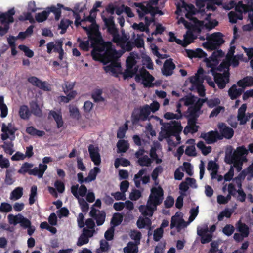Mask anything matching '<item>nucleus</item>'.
<instances>
[{
  "mask_svg": "<svg viewBox=\"0 0 253 253\" xmlns=\"http://www.w3.org/2000/svg\"><path fill=\"white\" fill-rule=\"evenodd\" d=\"M100 50L104 51L103 54L102 63L106 65L110 64L103 67L106 73H110L111 75L117 77L121 73V66L118 59L120 57L117 50L113 47L110 42H103Z\"/></svg>",
  "mask_w": 253,
  "mask_h": 253,
  "instance_id": "obj_1",
  "label": "nucleus"
},
{
  "mask_svg": "<svg viewBox=\"0 0 253 253\" xmlns=\"http://www.w3.org/2000/svg\"><path fill=\"white\" fill-rule=\"evenodd\" d=\"M96 14L93 15L90 14L88 16H85L84 15L83 19H82L83 22L89 21L91 23L90 26H82V28L86 32L92 46L95 44L101 43L103 41L101 33L99 31V27L96 23Z\"/></svg>",
  "mask_w": 253,
  "mask_h": 253,
  "instance_id": "obj_2",
  "label": "nucleus"
},
{
  "mask_svg": "<svg viewBox=\"0 0 253 253\" xmlns=\"http://www.w3.org/2000/svg\"><path fill=\"white\" fill-rule=\"evenodd\" d=\"M224 37L221 32H214L207 37V42L203 43V46L210 51L218 49L225 42Z\"/></svg>",
  "mask_w": 253,
  "mask_h": 253,
  "instance_id": "obj_3",
  "label": "nucleus"
},
{
  "mask_svg": "<svg viewBox=\"0 0 253 253\" xmlns=\"http://www.w3.org/2000/svg\"><path fill=\"white\" fill-rule=\"evenodd\" d=\"M248 153V150L244 146L238 147L233 152L232 149L227 150L225 153V162L231 165L233 163V158L236 159L247 161L246 155Z\"/></svg>",
  "mask_w": 253,
  "mask_h": 253,
  "instance_id": "obj_4",
  "label": "nucleus"
},
{
  "mask_svg": "<svg viewBox=\"0 0 253 253\" xmlns=\"http://www.w3.org/2000/svg\"><path fill=\"white\" fill-rule=\"evenodd\" d=\"M15 13L14 8H12L7 12L2 13V19L1 24L4 25L3 27L0 26V35L3 36L9 29V24L14 22L13 15Z\"/></svg>",
  "mask_w": 253,
  "mask_h": 253,
  "instance_id": "obj_5",
  "label": "nucleus"
},
{
  "mask_svg": "<svg viewBox=\"0 0 253 253\" xmlns=\"http://www.w3.org/2000/svg\"><path fill=\"white\" fill-rule=\"evenodd\" d=\"M163 200L164 191L163 188L160 186L157 187H152L151 189V193L147 201L149 204L157 207L162 203Z\"/></svg>",
  "mask_w": 253,
  "mask_h": 253,
  "instance_id": "obj_6",
  "label": "nucleus"
},
{
  "mask_svg": "<svg viewBox=\"0 0 253 253\" xmlns=\"http://www.w3.org/2000/svg\"><path fill=\"white\" fill-rule=\"evenodd\" d=\"M150 115L147 106L135 108L131 114V120L133 125H137L140 121L147 120Z\"/></svg>",
  "mask_w": 253,
  "mask_h": 253,
  "instance_id": "obj_7",
  "label": "nucleus"
},
{
  "mask_svg": "<svg viewBox=\"0 0 253 253\" xmlns=\"http://www.w3.org/2000/svg\"><path fill=\"white\" fill-rule=\"evenodd\" d=\"M214 82L216 83L220 89H224L227 83L230 81V73H219L215 71V69L211 67V69Z\"/></svg>",
  "mask_w": 253,
  "mask_h": 253,
  "instance_id": "obj_8",
  "label": "nucleus"
},
{
  "mask_svg": "<svg viewBox=\"0 0 253 253\" xmlns=\"http://www.w3.org/2000/svg\"><path fill=\"white\" fill-rule=\"evenodd\" d=\"M101 18L106 27L107 28V31L114 36V41L116 42L119 39V35L117 34V29L115 27L114 17L110 16L108 18H106L104 15L101 14Z\"/></svg>",
  "mask_w": 253,
  "mask_h": 253,
  "instance_id": "obj_9",
  "label": "nucleus"
},
{
  "mask_svg": "<svg viewBox=\"0 0 253 253\" xmlns=\"http://www.w3.org/2000/svg\"><path fill=\"white\" fill-rule=\"evenodd\" d=\"M63 42L61 40H58L55 41V43L53 42L48 43L47 46V52L49 54L51 53L52 50L56 53H59V58L62 60L63 58L64 50L62 48Z\"/></svg>",
  "mask_w": 253,
  "mask_h": 253,
  "instance_id": "obj_10",
  "label": "nucleus"
},
{
  "mask_svg": "<svg viewBox=\"0 0 253 253\" xmlns=\"http://www.w3.org/2000/svg\"><path fill=\"white\" fill-rule=\"evenodd\" d=\"M182 127L180 122L176 121H171V124H169L166 129V137H169L171 135L176 136L182 130Z\"/></svg>",
  "mask_w": 253,
  "mask_h": 253,
  "instance_id": "obj_11",
  "label": "nucleus"
},
{
  "mask_svg": "<svg viewBox=\"0 0 253 253\" xmlns=\"http://www.w3.org/2000/svg\"><path fill=\"white\" fill-rule=\"evenodd\" d=\"M218 128L219 130V137L221 138V140L223 138L230 139L233 136L234 130L228 126L225 123H219L218 125Z\"/></svg>",
  "mask_w": 253,
  "mask_h": 253,
  "instance_id": "obj_12",
  "label": "nucleus"
},
{
  "mask_svg": "<svg viewBox=\"0 0 253 253\" xmlns=\"http://www.w3.org/2000/svg\"><path fill=\"white\" fill-rule=\"evenodd\" d=\"M89 215L96 220L97 226L102 225L105 222L106 213L104 211H99L94 207H91Z\"/></svg>",
  "mask_w": 253,
  "mask_h": 253,
  "instance_id": "obj_13",
  "label": "nucleus"
},
{
  "mask_svg": "<svg viewBox=\"0 0 253 253\" xmlns=\"http://www.w3.org/2000/svg\"><path fill=\"white\" fill-rule=\"evenodd\" d=\"M88 149L91 161L95 165L99 166L101 163V157L98 147H95L92 144H90Z\"/></svg>",
  "mask_w": 253,
  "mask_h": 253,
  "instance_id": "obj_14",
  "label": "nucleus"
},
{
  "mask_svg": "<svg viewBox=\"0 0 253 253\" xmlns=\"http://www.w3.org/2000/svg\"><path fill=\"white\" fill-rule=\"evenodd\" d=\"M181 8H184L187 11V13L185 14V16L187 18H189L190 16L195 14L196 13V9L193 4H187L184 1H182L181 6H180L179 5H177L176 11V13L177 14L179 15L180 13L181 12Z\"/></svg>",
  "mask_w": 253,
  "mask_h": 253,
  "instance_id": "obj_15",
  "label": "nucleus"
},
{
  "mask_svg": "<svg viewBox=\"0 0 253 253\" xmlns=\"http://www.w3.org/2000/svg\"><path fill=\"white\" fill-rule=\"evenodd\" d=\"M201 137L204 139L208 144H212L218 140H221L219 137V133L217 131H211L208 133H203L201 135Z\"/></svg>",
  "mask_w": 253,
  "mask_h": 253,
  "instance_id": "obj_16",
  "label": "nucleus"
},
{
  "mask_svg": "<svg viewBox=\"0 0 253 253\" xmlns=\"http://www.w3.org/2000/svg\"><path fill=\"white\" fill-rule=\"evenodd\" d=\"M28 81L33 85L35 86L44 91H49L50 88L48 86L47 83L45 81L42 82L35 76H32L28 78Z\"/></svg>",
  "mask_w": 253,
  "mask_h": 253,
  "instance_id": "obj_17",
  "label": "nucleus"
},
{
  "mask_svg": "<svg viewBox=\"0 0 253 253\" xmlns=\"http://www.w3.org/2000/svg\"><path fill=\"white\" fill-rule=\"evenodd\" d=\"M28 81L33 85L35 86L44 91H49L50 88L48 86L47 83L45 81L42 82L35 76H32L28 78Z\"/></svg>",
  "mask_w": 253,
  "mask_h": 253,
  "instance_id": "obj_18",
  "label": "nucleus"
},
{
  "mask_svg": "<svg viewBox=\"0 0 253 253\" xmlns=\"http://www.w3.org/2000/svg\"><path fill=\"white\" fill-rule=\"evenodd\" d=\"M51 118H53L56 123L57 128H60L63 126L64 121L61 110L57 111H50L48 113V119H50Z\"/></svg>",
  "mask_w": 253,
  "mask_h": 253,
  "instance_id": "obj_19",
  "label": "nucleus"
},
{
  "mask_svg": "<svg viewBox=\"0 0 253 253\" xmlns=\"http://www.w3.org/2000/svg\"><path fill=\"white\" fill-rule=\"evenodd\" d=\"M217 64L215 63H210V61H208L207 63V65L208 67H210L211 69V67H213L215 69V71H217L220 72H223V73H230L229 72V67L230 66V63L229 62L223 61H222L220 64L217 67H216Z\"/></svg>",
  "mask_w": 253,
  "mask_h": 253,
  "instance_id": "obj_20",
  "label": "nucleus"
},
{
  "mask_svg": "<svg viewBox=\"0 0 253 253\" xmlns=\"http://www.w3.org/2000/svg\"><path fill=\"white\" fill-rule=\"evenodd\" d=\"M175 68V65L171 58L167 59L162 69V74L166 76H169L173 74V71Z\"/></svg>",
  "mask_w": 253,
  "mask_h": 253,
  "instance_id": "obj_21",
  "label": "nucleus"
},
{
  "mask_svg": "<svg viewBox=\"0 0 253 253\" xmlns=\"http://www.w3.org/2000/svg\"><path fill=\"white\" fill-rule=\"evenodd\" d=\"M47 169L45 164H40L39 168L35 167L29 171V175L37 176L39 178L42 177L43 175Z\"/></svg>",
  "mask_w": 253,
  "mask_h": 253,
  "instance_id": "obj_22",
  "label": "nucleus"
},
{
  "mask_svg": "<svg viewBox=\"0 0 253 253\" xmlns=\"http://www.w3.org/2000/svg\"><path fill=\"white\" fill-rule=\"evenodd\" d=\"M139 210L144 216H149L151 217L152 216L154 212L157 210V207L149 204V203L147 202L146 206H140L139 208Z\"/></svg>",
  "mask_w": 253,
  "mask_h": 253,
  "instance_id": "obj_23",
  "label": "nucleus"
},
{
  "mask_svg": "<svg viewBox=\"0 0 253 253\" xmlns=\"http://www.w3.org/2000/svg\"><path fill=\"white\" fill-rule=\"evenodd\" d=\"M103 42V41L101 42L100 44H95L94 46H92L91 44L92 47L93 48V50L91 52V55L92 57L93 60L95 61H100L102 63V59H103V54H101L100 52H102L103 51L100 50V47H97V45H100L101 46L102 43Z\"/></svg>",
  "mask_w": 253,
  "mask_h": 253,
  "instance_id": "obj_24",
  "label": "nucleus"
},
{
  "mask_svg": "<svg viewBox=\"0 0 253 253\" xmlns=\"http://www.w3.org/2000/svg\"><path fill=\"white\" fill-rule=\"evenodd\" d=\"M244 91V88H237L235 84L233 85L228 90V94L232 100H234L239 97Z\"/></svg>",
  "mask_w": 253,
  "mask_h": 253,
  "instance_id": "obj_25",
  "label": "nucleus"
},
{
  "mask_svg": "<svg viewBox=\"0 0 253 253\" xmlns=\"http://www.w3.org/2000/svg\"><path fill=\"white\" fill-rule=\"evenodd\" d=\"M185 117L187 119H196L197 120L200 114V111L193 107L192 106H189L186 112Z\"/></svg>",
  "mask_w": 253,
  "mask_h": 253,
  "instance_id": "obj_26",
  "label": "nucleus"
},
{
  "mask_svg": "<svg viewBox=\"0 0 253 253\" xmlns=\"http://www.w3.org/2000/svg\"><path fill=\"white\" fill-rule=\"evenodd\" d=\"M154 80V78L149 72L144 69V72L143 77L142 84L145 87L152 86V83Z\"/></svg>",
  "mask_w": 253,
  "mask_h": 253,
  "instance_id": "obj_27",
  "label": "nucleus"
},
{
  "mask_svg": "<svg viewBox=\"0 0 253 253\" xmlns=\"http://www.w3.org/2000/svg\"><path fill=\"white\" fill-rule=\"evenodd\" d=\"M214 51L212 53L211 55L209 57V59L206 58V62L208 61H210V63L212 61L216 64H217L218 62V58H221L224 56V53L222 50H214Z\"/></svg>",
  "mask_w": 253,
  "mask_h": 253,
  "instance_id": "obj_28",
  "label": "nucleus"
},
{
  "mask_svg": "<svg viewBox=\"0 0 253 253\" xmlns=\"http://www.w3.org/2000/svg\"><path fill=\"white\" fill-rule=\"evenodd\" d=\"M239 86L244 88L246 86H252L253 85V77L252 76H246L243 79L237 82Z\"/></svg>",
  "mask_w": 253,
  "mask_h": 253,
  "instance_id": "obj_29",
  "label": "nucleus"
},
{
  "mask_svg": "<svg viewBox=\"0 0 253 253\" xmlns=\"http://www.w3.org/2000/svg\"><path fill=\"white\" fill-rule=\"evenodd\" d=\"M46 9L47 12H49V14L50 13H53L55 15V19L56 21L59 20L61 15V7L56 6L55 5H51V6L47 7Z\"/></svg>",
  "mask_w": 253,
  "mask_h": 253,
  "instance_id": "obj_30",
  "label": "nucleus"
},
{
  "mask_svg": "<svg viewBox=\"0 0 253 253\" xmlns=\"http://www.w3.org/2000/svg\"><path fill=\"white\" fill-rule=\"evenodd\" d=\"M135 5L138 8L137 11L140 19H142L146 14H147L148 9V4L145 6L142 3H135Z\"/></svg>",
  "mask_w": 253,
  "mask_h": 253,
  "instance_id": "obj_31",
  "label": "nucleus"
},
{
  "mask_svg": "<svg viewBox=\"0 0 253 253\" xmlns=\"http://www.w3.org/2000/svg\"><path fill=\"white\" fill-rule=\"evenodd\" d=\"M235 9L236 12L239 13V14H241L242 15L243 12L246 13L249 12L250 11H252L251 7L249 6H246V4H244L242 1L238 2Z\"/></svg>",
  "mask_w": 253,
  "mask_h": 253,
  "instance_id": "obj_32",
  "label": "nucleus"
},
{
  "mask_svg": "<svg viewBox=\"0 0 253 253\" xmlns=\"http://www.w3.org/2000/svg\"><path fill=\"white\" fill-rule=\"evenodd\" d=\"M19 115L21 119L28 120L31 115V112L28 106L24 105L21 106L19 110Z\"/></svg>",
  "mask_w": 253,
  "mask_h": 253,
  "instance_id": "obj_33",
  "label": "nucleus"
},
{
  "mask_svg": "<svg viewBox=\"0 0 253 253\" xmlns=\"http://www.w3.org/2000/svg\"><path fill=\"white\" fill-rule=\"evenodd\" d=\"M123 216L121 213H115L113 214L111 220V227L115 228L119 225L122 222Z\"/></svg>",
  "mask_w": 253,
  "mask_h": 253,
  "instance_id": "obj_34",
  "label": "nucleus"
},
{
  "mask_svg": "<svg viewBox=\"0 0 253 253\" xmlns=\"http://www.w3.org/2000/svg\"><path fill=\"white\" fill-rule=\"evenodd\" d=\"M137 245L133 242H129L127 246L124 248V253H137L138 252Z\"/></svg>",
  "mask_w": 253,
  "mask_h": 253,
  "instance_id": "obj_35",
  "label": "nucleus"
},
{
  "mask_svg": "<svg viewBox=\"0 0 253 253\" xmlns=\"http://www.w3.org/2000/svg\"><path fill=\"white\" fill-rule=\"evenodd\" d=\"M26 131L28 134L32 136H38L39 137L43 136L45 134L44 131L38 130L32 126L27 127Z\"/></svg>",
  "mask_w": 253,
  "mask_h": 253,
  "instance_id": "obj_36",
  "label": "nucleus"
},
{
  "mask_svg": "<svg viewBox=\"0 0 253 253\" xmlns=\"http://www.w3.org/2000/svg\"><path fill=\"white\" fill-rule=\"evenodd\" d=\"M151 223V220L148 217L145 218H139L137 221V226L138 228L142 229L145 227H150Z\"/></svg>",
  "mask_w": 253,
  "mask_h": 253,
  "instance_id": "obj_37",
  "label": "nucleus"
},
{
  "mask_svg": "<svg viewBox=\"0 0 253 253\" xmlns=\"http://www.w3.org/2000/svg\"><path fill=\"white\" fill-rule=\"evenodd\" d=\"M118 152L125 153L129 148L128 143L124 140H120L117 144Z\"/></svg>",
  "mask_w": 253,
  "mask_h": 253,
  "instance_id": "obj_38",
  "label": "nucleus"
},
{
  "mask_svg": "<svg viewBox=\"0 0 253 253\" xmlns=\"http://www.w3.org/2000/svg\"><path fill=\"white\" fill-rule=\"evenodd\" d=\"M72 23L73 22L69 19H62L58 26L59 29H61V33H65L67 30V29L69 27L70 25L72 24Z\"/></svg>",
  "mask_w": 253,
  "mask_h": 253,
  "instance_id": "obj_39",
  "label": "nucleus"
},
{
  "mask_svg": "<svg viewBox=\"0 0 253 253\" xmlns=\"http://www.w3.org/2000/svg\"><path fill=\"white\" fill-rule=\"evenodd\" d=\"M0 111H1L0 116L1 118H5L8 114V108L4 103V98L2 96H0Z\"/></svg>",
  "mask_w": 253,
  "mask_h": 253,
  "instance_id": "obj_40",
  "label": "nucleus"
},
{
  "mask_svg": "<svg viewBox=\"0 0 253 253\" xmlns=\"http://www.w3.org/2000/svg\"><path fill=\"white\" fill-rule=\"evenodd\" d=\"M138 70V67H135L134 69H128L126 68V69L125 71L124 72L122 73L121 71V73L119 74H123V78L124 79H126L129 77H132L137 72Z\"/></svg>",
  "mask_w": 253,
  "mask_h": 253,
  "instance_id": "obj_41",
  "label": "nucleus"
},
{
  "mask_svg": "<svg viewBox=\"0 0 253 253\" xmlns=\"http://www.w3.org/2000/svg\"><path fill=\"white\" fill-rule=\"evenodd\" d=\"M102 91L100 89H96L93 91L91 96L95 102L103 101L104 99L102 97Z\"/></svg>",
  "mask_w": 253,
  "mask_h": 253,
  "instance_id": "obj_42",
  "label": "nucleus"
},
{
  "mask_svg": "<svg viewBox=\"0 0 253 253\" xmlns=\"http://www.w3.org/2000/svg\"><path fill=\"white\" fill-rule=\"evenodd\" d=\"M228 17L230 22L234 24L237 22L238 19L242 20L243 15L241 14H237L236 12L230 11L228 13Z\"/></svg>",
  "mask_w": 253,
  "mask_h": 253,
  "instance_id": "obj_43",
  "label": "nucleus"
},
{
  "mask_svg": "<svg viewBox=\"0 0 253 253\" xmlns=\"http://www.w3.org/2000/svg\"><path fill=\"white\" fill-rule=\"evenodd\" d=\"M49 16V12L47 10L41 13H37L35 16V19L38 22H42L45 21Z\"/></svg>",
  "mask_w": 253,
  "mask_h": 253,
  "instance_id": "obj_44",
  "label": "nucleus"
},
{
  "mask_svg": "<svg viewBox=\"0 0 253 253\" xmlns=\"http://www.w3.org/2000/svg\"><path fill=\"white\" fill-rule=\"evenodd\" d=\"M128 129V125L126 123L121 126H120L117 132V137L118 138L122 139L125 136L126 130Z\"/></svg>",
  "mask_w": 253,
  "mask_h": 253,
  "instance_id": "obj_45",
  "label": "nucleus"
},
{
  "mask_svg": "<svg viewBox=\"0 0 253 253\" xmlns=\"http://www.w3.org/2000/svg\"><path fill=\"white\" fill-rule=\"evenodd\" d=\"M152 161L148 156L144 155L139 158L138 160V163L141 166H147L148 167L151 165Z\"/></svg>",
  "mask_w": 253,
  "mask_h": 253,
  "instance_id": "obj_46",
  "label": "nucleus"
},
{
  "mask_svg": "<svg viewBox=\"0 0 253 253\" xmlns=\"http://www.w3.org/2000/svg\"><path fill=\"white\" fill-rule=\"evenodd\" d=\"M33 167V165L28 162H25L22 164L20 169H19L18 172L21 174H25L28 173L29 174V171L31 170L30 168Z\"/></svg>",
  "mask_w": 253,
  "mask_h": 253,
  "instance_id": "obj_47",
  "label": "nucleus"
},
{
  "mask_svg": "<svg viewBox=\"0 0 253 253\" xmlns=\"http://www.w3.org/2000/svg\"><path fill=\"white\" fill-rule=\"evenodd\" d=\"M196 119H187V126L192 130V134L197 132L198 130L199 126L196 125Z\"/></svg>",
  "mask_w": 253,
  "mask_h": 253,
  "instance_id": "obj_48",
  "label": "nucleus"
},
{
  "mask_svg": "<svg viewBox=\"0 0 253 253\" xmlns=\"http://www.w3.org/2000/svg\"><path fill=\"white\" fill-rule=\"evenodd\" d=\"M23 195V188L18 187L14 189L11 193V198L18 200Z\"/></svg>",
  "mask_w": 253,
  "mask_h": 253,
  "instance_id": "obj_49",
  "label": "nucleus"
},
{
  "mask_svg": "<svg viewBox=\"0 0 253 253\" xmlns=\"http://www.w3.org/2000/svg\"><path fill=\"white\" fill-rule=\"evenodd\" d=\"M37 187L36 186L34 185L32 186L29 199V203L30 205H33L35 202V198L37 197Z\"/></svg>",
  "mask_w": 253,
  "mask_h": 253,
  "instance_id": "obj_50",
  "label": "nucleus"
},
{
  "mask_svg": "<svg viewBox=\"0 0 253 253\" xmlns=\"http://www.w3.org/2000/svg\"><path fill=\"white\" fill-rule=\"evenodd\" d=\"M238 231L242 234L243 236L247 237L249 234V229L248 226L245 223L240 222L238 226Z\"/></svg>",
  "mask_w": 253,
  "mask_h": 253,
  "instance_id": "obj_51",
  "label": "nucleus"
},
{
  "mask_svg": "<svg viewBox=\"0 0 253 253\" xmlns=\"http://www.w3.org/2000/svg\"><path fill=\"white\" fill-rule=\"evenodd\" d=\"M69 112L70 116L77 120H79L81 118V114L80 113L78 108L76 107H71L69 108Z\"/></svg>",
  "mask_w": 253,
  "mask_h": 253,
  "instance_id": "obj_52",
  "label": "nucleus"
},
{
  "mask_svg": "<svg viewBox=\"0 0 253 253\" xmlns=\"http://www.w3.org/2000/svg\"><path fill=\"white\" fill-rule=\"evenodd\" d=\"M18 48L24 52L25 55L29 58H32L34 56V52L28 47L25 45H19Z\"/></svg>",
  "mask_w": 253,
  "mask_h": 253,
  "instance_id": "obj_53",
  "label": "nucleus"
},
{
  "mask_svg": "<svg viewBox=\"0 0 253 253\" xmlns=\"http://www.w3.org/2000/svg\"><path fill=\"white\" fill-rule=\"evenodd\" d=\"M18 222L20 226L24 229H26L31 225V221L28 219L24 217L21 214L20 215L19 220Z\"/></svg>",
  "mask_w": 253,
  "mask_h": 253,
  "instance_id": "obj_54",
  "label": "nucleus"
},
{
  "mask_svg": "<svg viewBox=\"0 0 253 253\" xmlns=\"http://www.w3.org/2000/svg\"><path fill=\"white\" fill-rule=\"evenodd\" d=\"M17 130V128L14 126L9 128L8 126H6L4 123L2 124L1 131L2 132H7L10 135H14L15 132Z\"/></svg>",
  "mask_w": 253,
  "mask_h": 253,
  "instance_id": "obj_55",
  "label": "nucleus"
},
{
  "mask_svg": "<svg viewBox=\"0 0 253 253\" xmlns=\"http://www.w3.org/2000/svg\"><path fill=\"white\" fill-rule=\"evenodd\" d=\"M18 19L20 21H22L29 20L31 23L34 22V18L30 11L23 13V15L19 16Z\"/></svg>",
  "mask_w": 253,
  "mask_h": 253,
  "instance_id": "obj_56",
  "label": "nucleus"
},
{
  "mask_svg": "<svg viewBox=\"0 0 253 253\" xmlns=\"http://www.w3.org/2000/svg\"><path fill=\"white\" fill-rule=\"evenodd\" d=\"M232 212L228 209H226L219 214L218 220V221H222L224 217L230 218Z\"/></svg>",
  "mask_w": 253,
  "mask_h": 253,
  "instance_id": "obj_57",
  "label": "nucleus"
},
{
  "mask_svg": "<svg viewBox=\"0 0 253 253\" xmlns=\"http://www.w3.org/2000/svg\"><path fill=\"white\" fill-rule=\"evenodd\" d=\"M12 208L11 205L6 202L1 203L0 206V211L2 212H9L12 211Z\"/></svg>",
  "mask_w": 253,
  "mask_h": 253,
  "instance_id": "obj_58",
  "label": "nucleus"
},
{
  "mask_svg": "<svg viewBox=\"0 0 253 253\" xmlns=\"http://www.w3.org/2000/svg\"><path fill=\"white\" fill-rule=\"evenodd\" d=\"M164 233L163 229L159 228L154 230L153 239L155 241H159L163 237Z\"/></svg>",
  "mask_w": 253,
  "mask_h": 253,
  "instance_id": "obj_59",
  "label": "nucleus"
},
{
  "mask_svg": "<svg viewBox=\"0 0 253 253\" xmlns=\"http://www.w3.org/2000/svg\"><path fill=\"white\" fill-rule=\"evenodd\" d=\"M142 196L141 192L137 189H134L130 193L129 199L132 201H136Z\"/></svg>",
  "mask_w": 253,
  "mask_h": 253,
  "instance_id": "obj_60",
  "label": "nucleus"
},
{
  "mask_svg": "<svg viewBox=\"0 0 253 253\" xmlns=\"http://www.w3.org/2000/svg\"><path fill=\"white\" fill-rule=\"evenodd\" d=\"M218 168L219 166L216 162L213 161H210L208 162L207 166V169L208 170L215 171V174H217V171Z\"/></svg>",
  "mask_w": 253,
  "mask_h": 253,
  "instance_id": "obj_61",
  "label": "nucleus"
},
{
  "mask_svg": "<svg viewBox=\"0 0 253 253\" xmlns=\"http://www.w3.org/2000/svg\"><path fill=\"white\" fill-rule=\"evenodd\" d=\"M20 214H18L17 215H14L13 214H9L8 215V222L10 224H13L16 225L19 223V217Z\"/></svg>",
  "mask_w": 253,
  "mask_h": 253,
  "instance_id": "obj_62",
  "label": "nucleus"
},
{
  "mask_svg": "<svg viewBox=\"0 0 253 253\" xmlns=\"http://www.w3.org/2000/svg\"><path fill=\"white\" fill-rule=\"evenodd\" d=\"M115 228L110 227L104 234V237L106 240L111 241L113 239L114 235Z\"/></svg>",
  "mask_w": 253,
  "mask_h": 253,
  "instance_id": "obj_63",
  "label": "nucleus"
},
{
  "mask_svg": "<svg viewBox=\"0 0 253 253\" xmlns=\"http://www.w3.org/2000/svg\"><path fill=\"white\" fill-rule=\"evenodd\" d=\"M234 230L235 228L233 225L227 224L223 228L222 232L225 235L229 236L233 233Z\"/></svg>",
  "mask_w": 253,
  "mask_h": 253,
  "instance_id": "obj_64",
  "label": "nucleus"
}]
</instances>
